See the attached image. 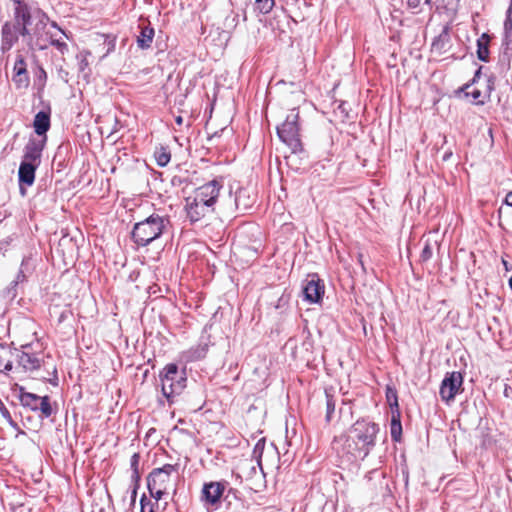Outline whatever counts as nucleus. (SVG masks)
I'll return each instance as SVG.
<instances>
[{
  "label": "nucleus",
  "mask_w": 512,
  "mask_h": 512,
  "mask_svg": "<svg viewBox=\"0 0 512 512\" xmlns=\"http://www.w3.org/2000/svg\"><path fill=\"white\" fill-rule=\"evenodd\" d=\"M14 20L21 26L19 33L23 37H29V40L40 49L47 48L48 39H51V29L49 17L41 10L30 11L26 3L20 0H14Z\"/></svg>",
  "instance_id": "nucleus-1"
},
{
  "label": "nucleus",
  "mask_w": 512,
  "mask_h": 512,
  "mask_svg": "<svg viewBox=\"0 0 512 512\" xmlns=\"http://www.w3.org/2000/svg\"><path fill=\"white\" fill-rule=\"evenodd\" d=\"M222 184L212 180L196 188L185 198V211L191 222H198L215 211Z\"/></svg>",
  "instance_id": "nucleus-2"
},
{
  "label": "nucleus",
  "mask_w": 512,
  "mask_h": 512,
  "mask_svg": "<svg viewBox=\"0 0 512 512\" xmlns=\"http://www.w3.org/2000/svg\"><path fill=\"white\" fill-rule=\"evenodd\" d=\"M379 426L367 419L357 420L350 428L345 442L347 454L354 459H365L376 444Z\"/></svg>",
  "instance_id": "nucleus-3"
},
{
  "label": "nucleus",
  "mask_w": 512,
  "mask_h": 512,
  "mask_svg": "<svg viewBox=\"0 0 512 512\" xmlns=\"http://www.w3.org/2000/svg\"><path fill=\"white\" fill-rule=\"evenodd\" d=\"M179 464H165L154 468L147 476V488L150 496L159 501L170 491L176 490Z\"/></svg>",
  "instance_id": "nucleus-4"
},
{
  "label": "nucleus",
  "mask_w": 512,
  "mask_h": 512,
  "mask_svg": "<svg viewBox=\"0 0 512 512\" xmlns=\"http://www.w3.org/2000/svg\"><path fill=\"white\" fill-rule=\"evenodd\" d=\"M18 365L26 372L36 373V376L45 381L57 378V369L53 358L43 351L34 352L28 350L18 354Z\"/></svg>",
  "instance_id": "nucleus-5"
},
{
  "label": "nucleus",
  "mask_w": 512,
  "mask_h": 512,
  "mask_svg": "<svg viewBox=\"0 0 512 512\" xmlns=\"http://www.w3.org/2000/svg\"><path fill=\"white\" fill-rule=\"evenodd\" d=\"M169 219L158 214H152L145 220L134 225L132 240L138 246H147L158 239L166 230Z\"/></svg>",
  "instance_id": "nucleus-6"
},
{
  "label": "nucleus",
  "mask_w": 512,
  "mask_h": 512,
  "mask_svg": "<svg viewBox=\"0 0 512 512\" xmlns=\"http://www.w3.org/2000/svg\"><path fill=\"white\" fill-rule=\"evenodd\" d=\"M162 393L168 401L172 402L175 396L180 395L185 387L187 379L178 372V366L174 363L167 364L160 373Z\"/></svg>",
  "instance_id": "nucleus-7"
},
{
  "label": "nucleus",
  "mask_w": 512,
  "mask_h": 512,
  "mask_svg": "<svg viewBox=\"0 0 512 512\" xmlns=\"http://www.w3.org/2000/svg\"><path fill=\"white\" fill-rule=\"evenodd\" d=\"M299 110L294 108L286 116L285 121L277 127V134L281 141L287 144L294 152L301 149Z\"/></svg>",
  "instance_id": "nucleus-8"
},
{
  "label": "nucleus",
  "mask_w": 512,
  "mask_h": 512,
  "mask_svg": "<svg viewBox=\"0 0 512 512\" xmlns=\"http://www.w3.org/2000/svg\"><path fill=\"white\" fill-rule=\"evenodd\" d=\"M463 376L458 371L446 373L441 382L439 394L446 404L454 401L457 394L463 392Z\"/></svg>",
  "instance_id": "nucleus-9"
},
{
  "label": "nucleus",
  "mask_w": 512,
  "mask_h": 512,
  "mask_svg": "<svg viewBox=\"0 0 512 512\" xmlns=\"http://www.w3.org/2000/svg\"><path fill=\"white\" fill-rule=\"evenodd\" d=\"M19 398L23 406L29 407L33 411H40L43 417L49 418L52 415L53 411L48 396L41 397L20 387Z\"/></svg>",
  "instance_id": "nucleus-10"
},
{
  "label": "nucleus",
  "mask_w": 512,
  "mask_h": 512,
  "mask_svg": "<svg viewBox=\"0 0 512 512\" xmlns=\"http://www.w3.org/2000/svg\"><path fill=\"white\" fill-rule=\"evenodd\" d=\"M226 487V481H211L204 483L201 491V500L205 505L217 507L221 502V498L226 490Z\"/></svg>",
  "instance_id": "nucleus-11"
},
{
  "label": "nucleus",
  "mask_w": 512,
  "mask_h": 512,
  "mask_svg": "<svg viewBox=\"0 0 512 512\" xmlns=\"http://www.w3.org/2000/svg\"><path fill=\"white\" fill-rule=\"evenodd\" d=\"M21 26L17 25L16 21L5 22L2 26L1 31V50L2 52L9 51L18 41L19 38V30Z\"/></svg>",
  "instance_id": "nucleus-12"
},
{
  "label": "nucleus",
  "mask_w": 512,
  "mask_h": 512,
  "mask_svg": "<svg viewBox=\"0 0 512 512\" xmlns=\"http://www.w3.org/2000/svg\"><path fill=\"white\" fill-rule=\"evenodd\" d=\"M45 144V139H30L24 149L23 161L39 165Z\"/></svg>",
  "instance_id": "nucleus-13"
},
{
  "label": "nucleus",
  "mask_w": 512,
  "mask_h": 512,
  "mask_svg": "<svg viewBox=\"0 0 512 512\" xmlns=\"http://www.w3.org/2000/svg\"><path fill=\"white\" fill-rule=\"evenodd\" d=\"M13 81L18 88H26L29 85V76L26 62L22 55H18L13 67Z\"/></svg>",
  "instance_id": "nucleus-14"
},
{
  "label": "nucleus",
  "mask_w": 512,
  "mask_h": 512,
  "mask_svg": "<svg viewBox=\"0 0 512 512\" xmlns=\"http://www.w3.org/2000/svg\"><path fill=\"white\" fill-rule=\"evenodd\" d=\"M325 287L319 279L312 278L307 282L303 289L304 297L311 303H317L324 295Z\"/></svg>",
  "instance_id": "nucleus-15"
},
{
  "label": "nucleus",
  "mask_w": 512,
  "mask_h": 512,
  "mask_svg": "<svg viewBox=\"0 0 512 512\" xmlns=\"http://www.w3.org/2000/svg\"><path fill=\"white\" fill-rule=\"evenodd\" d=\"M255 203V195L247 188H239L235 196L236 208L240 211H247Z\"/></svg>",
  "instance_id": "nucleus-16"
},
{
  "label": "nucleus",
  "mask_w": 512,
  "mask_h": 512,
  "mask_svg": "<svg viewBox=\"0 0 512 512\" xmlns=\"http://www.w3.org/2000/svg\"><path fill=\"white\" fill-rule=\"evenodd\" d=\"M33 127L35 133L46 140V133L50 129V112L39 111L34 117Z\"/></svg>",
  "instance_id": "nucleus-17"
},
{
  "label": "nucleus",
  "mask_w": 512,
  "mask_h": 512,
  "mask_svg": "<svg viewBox=\"0 0 512 512\" xmlns=\"http://www.w3.org/2000/svg\"><path fill=\"white\" fill-rule=\"evenodd\" d=\"M38 165L28 161H22L19 167L18 176L19 181L28 186H31L35 180V171Z\"/></svg>",
  "instance_id": "nucleus-18"
},
{
  "label": "nucleus",
  "mask_w": 512,
  "mask_h": 512,
  "mask_svg": "<svg viewBox=\"0 0 512 512\" xmlns=\"http://www.w3.org/2000/svg\"><path fill=\"white\" fill-rule=\"evenodd\" d=\"M50 28L56 30L50 32L51 39H48L47 47L49 45L55 46L59 51L63 52L64 50H67V44L63 40V36H65V33L62 29H60L55 22H51Z\"/></svg>",
  "instance_id": "nucleus-19"
},
{
  "label": "nucleus",
  "mask_w": 512,
  "mask_h": 512,
  "mask_svg": "<svg viewBox=\"0 0 512 512\" xmlns=\"http://www.w3.org/2000/svg\"><path fill=\"white\" fill-rule=\"evenodd\" d=\"M450 34L447 28H445L433 41L432 51L441 55L448 51L450 48Z\"/></svg>",
  "instance_id": "nucleus-20"
},
{
  "label": "nucleus",
  "mask_w": 512,
  "mask_h": 512,
  "mask_svg": "<svg viewBox=\"0 0 512 512\" xmlns=\"http://www.w3.org/2000/svg\"><path fill=\"white\" fill-rule=\"evenodd\" d=\"M491 37L487 33H483L477 40V56L481 61H489V44Z\"/></svg>",
  "instance_id": "nucleus-21"
},
{
  "label": "nucleus",
  "mask_w": 512,
  "mask_h": 512,
  "mask_svg": "<svg viewBox=\"0 0 512 512\" xmlns=\"http://www.w3.org/2000/svg\"><path fill=\"white\" fill-rule=\"evenodd\" d=\"M154 38V29L149 25L141 26L140 35L137 37V44L142 49H147L151 46Z\"/></svg>",
  "instance_id": "nucleus-22"
},
{
  "label": "nucleus",
  "mask_w": 512,
  "mask_h": 512,
  "mask_svg": "<svg viewBox=\"0 0 512 512\" xmlns=\"http://www.w3.org/2000/svg\"><path fill=\"white\" fill-rule=\"evenodd\" d=\"M154 158L159 166L164 167L171 160V152L168 147L160 145L155 148Z\"/></svg>",
  "instance_id": "nucleus-23"
},
{
  "label": "nucleus",
  "mask_w": 512,
  "mask_h": 512,
  "mask_svg": "<svg viewBox=\"0 0 512 512\" xmlns=\"http://www.w3.org/2000/svg\"><path fill=\"white\" fill-rule=\"evenodd\" d=\"M12 352L0 344V372L9 371L12 368Z\"/></svg>",
  "instance_id": "nucleus-24"
},
{
  "label": "nucleus",
  "mask_w": 512,
  "mask_h": 512,
  "mask_svg": "<svg viewBox=\"0 0 512 512\" xmlns=\"http://www.w3.org/2000/svg\"><path fill=\"white\" fill-rule=\"evenodd\" d=\"M325 406H326L325 421H326V423H330L333 418L334 411H335L336 399H335L334 395L331 394L330 392H328L327 390L325 391Z\"/></svg>",
  "instance_id": "nucleus-25"
},
{
  "label": "nucleus",
  "mask_w": 512,
  "mask_h": 512,
  "mask_svg": "<svg viewBox=\"0 0 512 512\" xmlns=\"http://www.w3.org/2000/svg\"><path fill=\"white\" fill-rule=\"evenodd\" d=\"M463 90L465 91V94L467 96H471L476 103H484L485 95H483L481 90H479L478 88L472 87L471 84H466Z\"/></svg>",
  "instance_id": "nucleus-26"
},
{
  "label": "nucleus",
  "mask_w": 512,
  "mask_h": 512,
  "mask_svg": "<svg viewBox=\"0 0 512 512\" xmlns=\"http://www.w3.org/2000/svg\"><path fill=\"white\" fill-rule=\"evenodd\" d=\"M275 6V0H255L254 9L261 14H268Z\"/></svg>",
  "instance_id": "nucleus-27"
},
{
  "label": "nucleus",
  "mask_w": 512,
  "mask_h": 512,
  "mask_svg": "<svg viewBox=\"0 0 512 512\" xmlns=\"http://www.w3.org/2000/svg\"><path fill=\"white\" fill-rule=\"evenodd\" d=\"M504 35L506 40H510L512 35V0H510L509 7L506 11L504 20Z\"/></svg>",
  "instance_id": "nucleus-28"
},
{
  "label": "nucleus",
  "mask_w": 512,
  "mask_h": 512,
  "mask_svg": "<svg viewBox=\"0 0 512 512\" xmlns=\"http://www.w3.org/2000/svg\"><path fill=\"white\" fill-rule=\"evenodd\" d=\"M265 443H266V440L264 437H262L257 441V443L253 449V457L256 459L258 466L260 467L261 470H262V454L264 451Z\"/></svg>",
  "instance_id": "nucleus-29"
},
{
  "label": "nucleus",
  "mask_w": 512,
  "mask_h": 512,
  "mask_svg": "<svg viewBox=\"0 0 512 512\" xmlns=\"http://www.w3.org/2000/svg\"><path fill=\"white\" fill-rule=\"evenodd\" d=\"M140 512H156L158 508V501L152 502L146 495H143L140 499Z\"/></svg>",
  "instance_id": "nucleus-30"
},
{
  "label": "nucleus",
  "mask_w": 512,
  "mask_h": 512,
  "mask_svg": "<svg viewBox=\"0 0 512 512\" xmlns=\"http://www.w3.org/2000/svg\"><path fill=\"white\" fill-rule=\"evenodd\" d=\"M401 431L402 427L400 420L396 419V417L393 416L391 422V436L395 441H398L400 439Z\"/></svg>",
  "instance_id": "nucleus-31"
},
{
  "label": "nucleus",
  "mask_w": 512,
  "mask_h": 512,
  "mask_svg": "<svg viewBox=\"0 0 512 512\" xmlns=\"http://www.w3.org/2000/svg\"><path fill=\"white\" fill-rule=\"evenodd\" d=\"M139 462H140V455L138 453H134L130 459V466L133 470V477L136 480L139 479Z\"/></svg>",
  "instance_id": "nucleus-32"
},
{
  "label": "nucleus",
  "mask_w": 512,
  "mask_h": 512,
  "mask_svg": "<svg viewBox=\"0 0 512 512\" xmlns=\"http://www.w3.org/2000/svg\"><path fill=\"white\" fill-rule=\"evenodd\" d=\"M433 250L431 244L427 241L421 251L420 259L422 262H427L432 258Z\"/></svg>",
  "instance_id": "nucleus-33"
},
{
  "label": "nucleus",
  "mask_w": 512,
  "mask_h": 512,
  "mask_svg": "<svg viewBox=\"0 0 512 512\" xmlns=\"http://www.w3.org/2000/svg\"><path fill=\"white\" fill-rule=\"evenodd\" d=\"M386 397L391 407L395 406L396 408H398V397L396 390L388 387Z\"/></svg>",
  "instance_id": "nucleus-34"
},
{
  "label": "nucleus",
  "mask_w": 512,
  "mask_h": 512,
  "mask_svg": "<svg viewBox=\"0 0 512 512\" xmlns=\"http://www.w3.org/2000/svg\"><path fill=\"white\" fill-rule=\"evenodd\" d=\"M0 413L3 416V418H5L8 421V423H10L11 425H14L12 416H11L10 412L8 411V409L4 406L2 401H0Z\"/></svg>",
  "instance_id": "nucleus-35"
},
{
  "label": "nucleus",
  "mask_w": 512,
  "mask_h": 512,
  "mask_svg": "<svg viewBox=\"0 0 512 512\" xmlns=\"http://www.w3.org/2000/svg\"><path fill=\"white\" fill-rule=\"evenodd\" d=\"M422 0H407V7L409 9H418L421 5Z\"/></svg>",
  "instance_id": "nucleus-36"
},
{
  "label": "nucleus",
  "mask_w": 512,
  "mask_h": 512,
  "mask_svg": "<svg viewBox=\"0 0 512 512\" xmlns=\"http://www.w3.org/2000/svg\"><path fill=\"white\" fill-rule=\"evenodd\" d=\"M447 0H435V7H436V10H440L442 8H448L450 7L449 5H447L446 3Z\"/></svg>",
  "instance_id": "nucleus-37"
},
{
  "label": "nucleus",
  "mask_w": 512,
  "mask_h": 512,
  "mask_svg": "<svg viewBox=\"0 0 512 512\" xmlns=\"http://www.w3.org/2000/svg\"><path fill=\"white\" fill-rule=\"evenodd\" d=\"M446 3L450 7H457L460 3V0H447Z\"/></svg>",
  "instance_id": "nucleus-38"
},
{
  "label": "nucleus",
  "mask_w": 512,
  "mask_h": 512,
  "mask_svg": "<svg viewBox=\"0 0 512 512\" xmlns=\"http://www.w3.org/2000/svg\"><path fill=\"white\" fill-rule=\"evenodd\" d=\"M505 202L508 206L512 207V191L507 194Z\"/></svg>",
  "instance_id": "nucleus-39"
},
{
  "label": "nucleus",
  "mask_w": 512,
  "mask_h": 512,
  "mask_svg": "<svg viewBox=\"0 0 512 512\" xmlns=\"http://www.w3.org/2000/svg\"><path fill=\"white\" fill-rule=\"evenodd\" d=\"M175 122L178 127H181L183 125V117L178 115L175 117Z\"/></svg>",
  "instance_id": "nucleus-40"
},
{
  "label": "nucleus",
  "mask_w": 512,
  "mask_h": 512,
  "mask_svg": "<svg viewBox=\"0 0 512 512\" xmlns=\"http://www.w3.org/2000/svg\"><path fill=\"white\" fill-rule=\"evenodd\" d=\"M66 317H67V313H66V311L61 312V313L59 314L58 323H61L62 321H64V319H66Z\"/></svg>",
  "instance_id": "nucleus-41"
},
{
  "label": "nucleus",
  "mask_w": 512,
  "mask_h": 512,
  "mask_svg": "<svg viewBox=\"0 0 512 512\" xmlns=\"http://www.w3.org/2000/svg\"><path fill=\"white\" fill-rule=\"evenodd\" d=\"M502 264H503V266H504L506 271H509L511 269L508 261L506 259H504V258H502Z\"/></svg>",
  "instance_id": "nucleus-42"
},
{
  "label": "nucleus",
  "mask_w": 512,
  "mask_h": 512,
  "mask_svg": "<svg viewBox=\"0 0 512 512\" xmlns=\"http://www.w3.org/2000/svg\"><path fill=\"white\" fill-rule=\"evenodd\" d=\"M424 3L428 6H430V8H432L433 6H435V0H425Z\"/></svg>",
  "instance_id": "nucleus-43"
},
{
  "label": "nucleus",
  "mask_w": 512,
  "mask_h": 512,
  "mask_svg": "<svg viewBox=\"0 0 512 512\" xmlns=\"http://www.w3.org/2000/svg\"><path fill=\"white\" fill-rule=\"evenodd\" d=\"M509 287H510V288H511V290H512V276H511V277H510V279H509Z\"/></svg>",
  "instance_id": "nucleus-44"
},
{
  "label": "nucleus",
  "mask_w": 512,
  "mask_h": 512,
  "mask_svg": "<svg viewBox=\"0 0 512 512\" xmlns=\"http://www.w3.org/2000/svg\"><path fill=\"white\" fill-rule=\"evenodd\" d=\"M136 496V489L133 490V493H132V498L134 499Z\"/></svg>",
  "instance_id": "nucleus-45"
},
{
  "label": "nucleus",
  "mask_w": 512,
  "mask_h": 512,
  "mask_svg": "<svg viewBox=\"0 0 512 512\" xmlns=\"http://www.w3.org/2000/svg\"><path fill=\"white\" fill-rule=\"evenodd\" d=\"M450 155H451V153L450 154H446L443 159L446 160Z\"/></svg>",
  "instance_id": "nucleus-46"
},
{
  "label": "nucleus",
  "mask_w": 512,
  "mask_h": 512,
  "mask_svg": "<svg viewBox=\"0 0 512 512\" xmlns=\"http://www.w3.org/2000/svg\"><path fill=\"white\" fill-rule=\"evenodd\" d=\"M479 74H480V69H479V70H477V72H476L475 76H478Z\"/></svg>",
  "instance_id": "nucleus-47"
}]
</instances>
